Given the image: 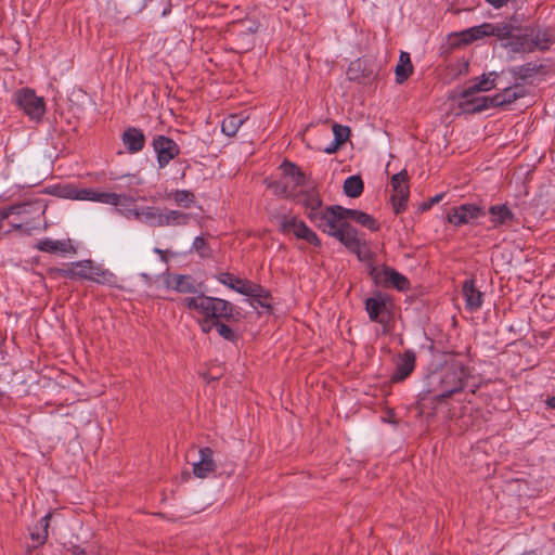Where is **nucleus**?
Here are the masks:
<instances>
[{"label":"nucleus","mask_w":555,"mask_h":555,"mask_svg":"<svg viewBox=\"0 0 555 555\" xmlns=\"http://www.w3.org/2000/svg\"><path fill=\"white\" fill-rule=\"evenodd\" d=\"M42 212V206L41 204L37 202H24L21 204L12 205L9 208H7L4 211H2L1 216L2 218H9L11 216H17L21 217L18 221L15 219L11 221V225L16 229H22L24 224L28 225L30 224V220L33 219L34 215L39 216V214Z\"/></svg>","instance_id":"1a4fd4ad"},{"label":"nucleus","mask_w":555,"mask_h":555,"mask_svg":"<svg viewBox=\"0 0 555 555\" xmlns=\"http://www.w3.org/2000/svg\"><path fill=\"white\" fill-rule=\"evenodd\" d=\"M296 198L299 203H301L306 209H307V217L308 219L311 221V215L313 212H321L323 211L322 209V199L320 198V196L314 193L313 191H305V192H299L297 195H296Z\"/></svg>","instance_id":"a878e982"},{"label":"nucleus","mask_w":555,"mask_h":555,"mask_svg":"<svg viewBox=\"0 0 555 555\" xmlns=\"http://www.w3.org/2000/svg\"><path fill=\"white\" fill-rule=\"evenodd\" d=\"M199 324L202 331L207 334L212 330V327H215V320L204 317L203 321H201Z\"/></svg>","instance_id":"8fccbe9b"},{"label":"nucleus","mask_w":555,"mask_h":555,"mask_svg":"<svg viewBox=\"0 0 555 555\" xmlns=\"http://www.w3.org/2000/svg\"><path fill=\"white\" fill-rule=\"evenodd\" d=\"M498 73L491 72L472 80L470 85L462 91V98L473 96L478 92L489 91L496 87Z\"/></svg>","instance_id":"6ab92c4d"},{"label":"nucleus","mask_w":555,"mask_h":555,"mask_svg":"<svg viewBox=\"0 0 555 555\" xmlns=\"http://www.w3.org/2000/svg\"><path fill=\"white\" fill-rule=\"evenodd\" d=\"M311 222L332 237L336 235L340 223H343L334 206L325 207L321 212H313L311 215Z\"/></svg>","instance_id":"ddd939ff"},{"label":"nucleus","mask_w":555,"mask_h":555,"mask_svg":"<svg viewBox=\"0 0 555 555\" xmlns=\"http://www.w3.org/2000/svg\"><path fill=\"white\" fill-rule=\"evenodd\" d=\"M485 215L486 211L482 207L476 204L467 203L451 208L447 215V220L455 227H461L464 224H469L474 220L483 217Z\"/></svg>","instance_id":"9b49d317"},{"label":"nucleus","mask_w":555,"mask_h":555,"mask_svg":"<svg viewBox=\"0 0 555 555\" xmlns=\"http://www.w3.org/2000/svg\"><path fill=\"white\" fill-rule=\"evenodd\" d=\"M193 250H195L202 258H208L211 256V249L208 246L206 240L202 236H196L192 244Z\"/></svg>","instance_id":"79ce46f5"},{"label":"nucleus","mask_w":555,"mask_h":555,"mask_svg":"<svg viewBox=\"0 0 555 555\" xmlns=\"http://www.w3.org/2000/svg\"><path fill=\"white\" fill-rule=\"evenodd\" d=\"M555 42L553 31L547 27L528 26L525 28L513 25L509 40L502 46L513 53H531L545 51Z\"/></svg>","instance_id":"f03ea898"},{"label":"nucleus","mask_w":555,"mask_h":555,"mask_svg":"<svg viewBox=\"0 0 555 555\" xmlns=\"http://www.w3.org/2000/svg\"><path fill=\"white\" fill-rule=\"evenodd\" d=\"M51 518V513H48L46 516L40 518L38 525L35 527L34 531L30 533V538L34 542V546L43 545L48 538V527Z\"/></svg>","instance_id":"473e14b6"},{"label":"nucleus","mask_w":555,"mask_h":555,"mask_svg":"<svg viewBox=\"0 0 555 555\" xmlns=\"http://www.w3.org/2000/svg\"><path fill=\"white\" fill-rule=\"evenodd\" d=\"M545 403L550 409H555V396L548 397Z\"/></svg>","instance_id":"603ef678"},{"label":"nucleus","mask_w":555,"mask_h":555,"mask_svg":"<svg viewBox=\"0 0 555 555\" xmlns=\"http://www.w3.org/2000/svg\"><path fill=\"white\" fill-rule=\"evenodd\" d=\"M337 214L339 215V219L341 222H347V220H353L358 210L344 208L339 205H333Z\"/></svg>","instance_id":"49530a36"},{"label":"nucleus","mask_w":555,"mask_h":555,"mask_svg":"<svg viewBox=\"0 0 555 555\" xmlns=\"http://www.w3.org/2000/svg\"><path fill=\"white\" fill-rule=\"evenodd\" d=\"M94 195V189H78L75 186H67L63 189V196L75 201H90Z\"/></svg>","instance_id":"4c0bfd02"},{"label":"nucleus","mask_w":555,"mask_h":555,"mask_svg":"<svg viewBox=\"0 0 555 555\" xmlns=\"http://www.w3.org/2000/svg\"><path fill=\"white\" fill-rule=\"evenodd\" d=\"M191 216L180 210H164V227H181L189 224Z\"/></svg>","instance_id":"72a5a7b5"},{"label":"nucleus","mask_w":555,"mask_h":555,"mask_svg":"<svg viewBox=\"0 0 555 555\" xmlns=\"http://www.w3.org/2000/svg\"><path fill=\"white\" fill-rule=\"evenodd\" d=\"M134 204V201L132 203H129L127 206H115L116 211L124 216L127 219H133L140 221L141 217V208L132 207Z\"/></svg>","instance_id":"a19ab883"},{"label":"nucleus","mask_w":555,"mask_h":555,"mask_svg":"<svg viewBox=\"0 0 555 555\" xmlns=\"http://www.w3.org/2000/svg\"><path fill=\"white\" fill-rule=\"evenodd\" d=\"M415 352L413 350H405L399 356L396 370L391 375L392 383L403 382L415 369Z\"/></svg>","instance_id":"f3484780"},{"label":"nucleus","mask_w":555,"mask_h":555,"mask_svg":"<svg viewBox=\"0 0 555 555\" xmlns=\"http://www.w3.org/2000/svg\"><path fill=\"white\" fill-rule=\"evenodd\" d=\"M518 88H519L518 86H515L514 88L507 87V88H504L503 91L494 94L493 99H492L494 101V105L495 106L507 105V104L515 102L517 99L522 98L525 93H524L522 89L518 91L517 90Z\"/></svg>","instance_id":"2f4dec72"},{"label":"nucleus","mask_w":555,"mask_h":555,"mask_svg":"<svg viewBox=\"0 0 555 555\" xmlns=\"http://www.w3.org/2000/svg\"><path fill=\"white\" fill-rule=\"evenodd\" d=\"M554 530H555V522H554V526H553Z\"/></svg>","instance_id":"4d7b16f0"},{"label":"nucleus","mask_w":555,"mask_h":555,"mask_svg":"<svg viewBox=\"0 0 555 555\" xmlns=\"http://www.w3.org/2000/svg\"><path fill=\"white\" fill-rule=\"evenodd\" d=\"M36 247L44 253L50 254H68L75 253V248L69 241L43 238L38 241Z\"/></svg>","instance_id":"b1692460"},{"label":"nucleus","mask_w":555,"mask_h":555,"mask_svg":"<svg viewBox=\"0 0 555 555\" xmlns=\"http://www.w3.org/2000/svg\"><path fill=\"white\" fill-rule=\"evenodd\" d=\"M91 278H89V281L99 283V284H105V285H113L116 281V276L114 273H112L107 269H103L99 266H95L93 263L92 270L90 272Z\"/></svg>","instance_id":"c9c22d12"},{"label":"nucleus","mask_w":555,"mask_h":555,"mask_svg":"<svg viewBox=\"0 0 555 555\" xmlns=\"http://www.w3.org/2000/svg\"><path fill=\"white\" fill-rule=\"evenodd\" d=\"M493 96H467L460 95L459 106L464 113L476 114L486 111L490 107H495Z\"/></svg>","instance_id":"a211bd4d"},{"label":"nucleus","mask_w":555,"mask_h":555,"mask_svg":"<svg viewBox=\"0 0 555 555\" xmlns=\"http://www.w3.org/2000/svg\"><path fill=\"white\" fill-rule=\"evenodd\" d=\"M281 169L286 178L292 179V188H294V190L297 186L306 185L307 176L294 163L285 160L282 163Z\"/></svg>","instance_id":"c85d7f7f"},{"label":"nucleus","mask_w":555,"mask_h":555,"mask_svg":"<svg viewBox=\"0 0 555 555\" xmlns=\"http://www.w3.org/2000/svg\"><path fill=\"white\" fill-rule=\"evenodd\" d=\"M154 251L157 253V254H162L163 253L162 249H159V248H155Z\"/></svg>","instance_id":"6e6d98bb"},{"label":"nucleus","mask_w":555,"mask_h":555,"mask_svg":"<svg viewBox=\"0 0 555 555\" xmlns=\"http://www.w3.org/2000/svg\"><path fill=\"white\" fill-rule=\"evenodd\" d=\"M365 311L372 322L379 323L383 333L388 334L391 331L392 322V302L388 296L378 293L373 297H369L364 302Z\"/></svg>","instance_id":"20e7f679"},{"label":"nucleus","mask_w":555,"mask_h":555,"mask_svg":"<svg viewBox=\"0 0 555 555\" xmlns=\"http://www.w3.org/2000/svg\"><path fill=\"white\" fill-rule=\"evenodd\" d=\"M363 181L359 176H350L344 182V192L351 198L359 197L363 192Z\"/></svg>","instance_id":"e433bc0d"},{"label":"nucleus","mask_w":555,"mask_h":555,"mask_svg":"<svg viewBox=\"0 0 555 555\" xmlns=\"http://www.w3.org/2000/svg\"><path fill=\"white\" fill-rule=\"evenodd\" d=\"M168 285L182 294H199L198 285L195 283L194 279L190 275H173Z\"/></svg>","instance_id":"393cba45"},{"label":"nucleus","mask_w":555,"mask_h":555,"mask_svg":"<svg viewBox=\"0 0 555 555\" xmlns=\"http://www.w3.org/2000/svg\"><path fill=\"white\" fill-rule=\"evenodd\" d=\"M443 197H444V193L435 195L434 197L429 198L428 202H426L422 205V209L427 210V209L431 208L435 204H438Z\"/></svg>","instance_id":"09e8293b"},{"label":"nucleus","mask_w":555,"mask_h":555,"mask_svg":"<svg viewBox=\"0 0 555 555\" xmlns=\"http://www.w3.org/2000/svg\"><path fill=\"white\" fill-rule=\"evenodd\" d=\"M513 25L507 22L483 23L470 27L463 31V38L466 42L482 39L485 37H496L501 41H508L512 36Z\"/></svg>","instance_id":"423d86ee"},{"label":"nucleus","mask_w":555,"mask_h":555,"mask_svg":"<svg viewBox=\"0 0 555 555\" xmlns=\"http://www.w3.org/2000/svg\"><path fill=\"white\" fill-rule=\"evenodd\" d=\"M13 103L34 121H40L46 113L44 99L29 88L16 90L13 94Z\"/></svg>","instance_id":"39448f33"},{"label":"nucleus","mask_w":555,"mask_h":555,"mask_svg":"<svg viewBox=\"0 0 555 555\" xmlns=\"http://www.w3.org/2000/svg\"><path fill=\"white\" fill-rule=\"evenodd\" d=\"M90 202H98L112 206H127L129 203L133 202V197L126 194L94 190V195L90 197Z\"/></svg>","instance_id":"5701e85b"},{"label":"nucleus","mask_w":555,"mask_h":555,"mask_svg":"<svg viewBox=\"0 0 555 555\" xmlns=\"http://www.w3.org/2000/svg\"><path fill=\"white\" fill-rule=\"evenodd\" d=\"M408 182V172L402 170L391 178V186L393 190V194L391 196V203L393 206V210L396 215L401 214L405 210L408 199H409V185Z\"/></svg>","instance_id":"f8f14e48"},{"label":"nucleus","mask_w":555,"mask_h":555,"mask_svg":"<svg viewBox=\"0 0 555 555\" xmlns=\"http://www.w3.org/2000/svg\"><path fill=\"white\" fill-rule=\"evenodd\" d=\"M469 377V370L460 361H449L430 372L425 378L426 392L440 403L461 392Z\"/></svg>","instance_id":"f257e3e1"},{"label":"nucleus","mask_w":555,"mask_h":555,"mask_svg":"<svg viewBox=\"0 0 555 555\" xmlns=\"http://www.w3.org/2000/svg\"><path fill=\"white\" fill-rule=\"evenodd\" d=\"M462 294L465 299V308L470 311H477L483 304V295L475 286L473 279L465 280L462 286Z\"/></svg>","instance_id":"aec40b11"},{"label":"nucleus","mask_w":555,"mask_h":555,"mask_svg":"<svg viewBox=\"0 0 555 555\" xmlns=\"http://www.w3.org/2000/svg\"><path fill=\"white\" fill-rule=\"evenodd\" d=\"M245 121L243 114H232L225 117L221 124V130L228 137H233Z\"/></svg>","instance_id":"f704fd0d"},{"label":"nucleus","mask_w":555,"mask_h":555,"mask_svg":"<svg viewBox=\"0 0 555 555\" xmlns=\"http://www.w3.org/2000/svg\"><path fill=\"white\" fill-rule=\"evenodd\" d=\"M246 34H255L259 28V23L254 20H244L241 22Z\"/></svg>","instance_id":"de8ad7c7"},{"label":"nucleus","mask_w":555,"mask_h":555,"mask_svg":"<svg viewBox=\"0 0 555 555\" xmlns=\"http://www.w3.org/2000/svg\"><path fill=\"white\" fill-rule=\"evenodd\" d=\"M198 455V461L192 464L193 474L201 479L208 478L217 469V464L214 460V451L208 447L201 448Z\"/></svg>","instance_id":"4468645a"},{"label":"nucleus","mask_w":555,"mask_h":555,"mask_svg":"<svg viewBox=\"0 0 555 555\" xmlns=\"http://www.w3.org/2000/svg\"><path fill=\"white\" fill-rule=\"evenodd\" d=\"M274 192L283 197H294L296 198L295 190L289 185L286 181H281L275 183L274 185Z\"/></svg>","instance_id":"a18cd8bd"},{"label":"nucleus","mask_w":555,"mask_h":555,"mask_svg":"<svg viewBox=\"0 0 555 555\" xmlns=\"http://www.w3.org/2000/svg\"><path fill=\"white\" fill-rule=\"evenodd\" d=\"M397 83H403L412 74L413 65L411 62L410 53L401 51L398 64L395 69Z\"/></svg>","instance_id":"bb28decb"},{"label":"nucleus","mask_w":555,"mask_h":555,"mask_svg":"<svg viewBox=\"0 0 555 555\" xmlns=\"http://www.w3.org/2000/svg\"><path fill=\"white\" fill-rule=\"evenodd\" d=\"M215 328L218 331L219 335L229 341H236L238 336L236 333L227 324L221 321H215Z\"/></svg>","instance_id":"37998d69"},{"label":"nucleus","mask_w":555,"mask_h":555,"mask_svg":"<svg viewBox=\"0 0 555 555\" xmlns=\"http://www.w3.org/2000/svg\"><path fill=\"white\" fill-rule=\"evenodd\" d=\"M279 227L285 234L293 233L299 240H305L313 246H321V241L315 232L295 216L283 215L279 217Z\"/></svg>","instance_id":"0eeeda50"},{"label":"nucleus","mask_w":555,"mask_h":555,"mask_svg":"<svg viewBox=\"0 0 555 555\" xmlns=\"http://www.w3.org/2000/svg\"><path fill=\"white\" fill-rule=\"evenodd\" d=\"M181 305L215 321L224 320L230 322L237 321L241 318V312L236 310L232 302L222 298L207 296L204 293L183 298Z\"/></svg>","instance_id":"7ed1b4c3"},{"label":"nucleus","mask_w":555,"mask_h":555,"mask_svg":"<svg viewBox=\"0 0 555 555\" xmlns=\"http://www.w3.org/2000/svg\"><path fill=\"white\" fill-rule=\"evenodd\" d=\"M490 222L492 228H511L517 222V218L512 209L505 204H496L489 207Z\"/></svg>","instance_id":"2eb2a0df"},{"label":"nucleus","mask_w":555,"mask_h":555,"mask_svg":"<svg viewBox=\"0 0 555 555\" xmlns=\"http://www.w3.org/2000/svg\"><path fill=\"white\" fill-rule=\"evenodd\" d=\"M92 260H81L70 263L69 267L63 269H54L53 271L64 278L69 279H85L91 278L90 272L92 270Z\"/></svg>","instance_id":"4be33fe9"},{"label":"nucleus","mask_w":555,"mask_h":555,"mask_svg":"<svg viewBox=\"0 0 555 555\" xmlns=\"http://www.w3.org/2000/svg\"><path fill=\"white\" fill-rule=\"evenodd\" d=\"M152 146L157 156L158 168L163 169L175 159L179 153V145L171 139L163 134L155 135Z\"/></svg>","instance_id":"9d476101"},{"label":"nucleus","mask_w":555,"mask_h":555,"mask_svg":"<svg viewBox=\"0 0 555 555\" xmlns=\"http://www.w3.org/2000/svg\"><path fill=\"white\" fill-rule=\"evenodd\" d=\"M350 132L351 131L349 127L335 124L333 126V133L336 145H341L345 143L349 139Z\"/></svg>","instance_id":"c03bdc74"},{"label":"nucleus","mask_w":555,"mask_h":555,"mask_svg":"<svg viewBox=\"0 0 555 555\" xmlns=\"http://www.w3.org/2000/svg\"><path fill=\"white\" fill-rule=\"evenodd\" d=\"M339 145H336V142L333 141L327 147L324 149V152L327 154H333L337 151Z\"/></svg>","instance_id":"3c124183"},{"label":"nucleus","mask_w":555,"mask_h":555,"mask_svg":"<svg viewBox=\"0 0 555 555\" xmlns=\"http://www.w3.org/2000/svg\"><path fill=\"white\" fill-rule=\"evenodd\" d=\"M217 280L221 284L225 285L230 289L237 292L238 294L249 296L256 299L267 297V292L262 286L248 280L237 278L232 273L222 272L217 276Z\"/></svg>","instance_id":"6e6552de"},{"label":"nucleus","mask_w":555,"mask_h":555,"mask_svg":"<svg viewBox=\"0 0 555 555\" xmlns=\"http://www.w3.org/2000/svg\"><path fill=\"white\" fill-rule=\"evenodd\" d=\"M334 237L344 244L351 253L360 254L363 243L358 236L357 229L348 222L340 223L339 231L336 232Z\"/></svg>","instance_id":"dca6fc26"},{"label":"nucleus","mask_w":555,"mask_h":555,"mask_svg":"<svg viewBox=\"0 0 555 555\" xmlns=\"http://www.w3.org/2000/svg\"><path fill=\"white\" fill-rule=\"evenodd\" d=\"M353 221L371 231H377L379 229L377 221L372 216L361 210H358Z\"/></svg>","instance_id":"ea45409f"},{"label":"nucleus","mask_w":555,"mask_h":555,"mask_svg":"<svg viewBox=\"0 0 555 555\" xmlns=\"http://www.w3.org/2000/svg\"><path fill=\"white\" fill-rule=\"evenodd\" d=\"M520 555H539V554H537L534 551H526Z\"/></svg>","instance_id":"5fc2aeb1"},{"label":"nucleus","mask_w":555,"mask_h":555,"mask_svg":"<svg viewBox=\"0 0 555 555\" xmlns=\"http://www.w3.org/2000/svg\"><path fill=\"white\" fill-rule=\"evenodd\" d=\"M121 141L130 154L139 153L145 146V135L141 129L135 127L127 128L121 135Z\"/></svg>","instance_id":"412c9836"},{"label":"nucleus","mask_w":555,"mask_h":555,"mask_svg":"<svg viewBox=\"0 0 555 555\" xmlns=\"http://www.w3.org/2000/svg\"><path fill=\"white\" fill-rule=\"evenodd\" d=\"M383 275L386 286H393L401 292L408 289L410 286L409 280L392 268H384Z\"/></svg>","instance_id":"c756f323"},{"label":"nucleus","mask_w":555,"mask_h":555,"mask_svg":"<svg viewBox=\"0 0 555 555\" xmlns=\"http://www.w3.org/2000/svg\"><path fill=\"white\" fill-rule=\"evenodd\" d=\"M542 65L538 62H528L519 66H513L509 73L516 80L526 81L541 72Z\"/></svg>","instance_id":"cd10ccee"},{"label":"nucleus","mask_w":555,"mask_h":555,"mask_svg":"<svg viewBox=\"0 0 555 555\" xmlns=\"http://www.w3.org/2000/svg\"><path fill=\"white\" fill-rule=\"evenodd\" d=\"M140 222L146 223L151 227H164V210L157 207H142Z\"/></svg>","instance_id":"7c9ffc66"},{"label":"nucleus","mask_w":555,"mask_h":555,"mask_svg":"<svg viewBox=\"0 0 555 555\" xmlns=\"http://www.w3.org/2000/svg\"><path fill=\"white\" fill-rule=\"evenodd\" d=\"M74 555H86V552L83 550H81V548H76L74 551Z\"/></svg>","instance_id":"864d4df0"},{"label":"nucleus","mask_w":555,"mask_h":555,"mask_svg":"<svg viewBox=\"0 0 555 555\" xmlns=\"http://www.w3.org/2000/svg\"><path fill=\"white\" fill-rule=\"evenodd\" d=\"M175 203L183 208H190L195 203V195L188 190H176L171 193Z\"/></svg>","instance_id":"58836bf2"}]
</instances>
